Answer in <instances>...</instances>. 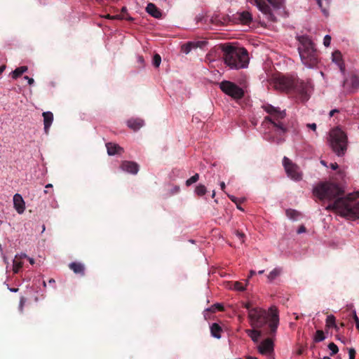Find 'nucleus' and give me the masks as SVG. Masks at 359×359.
Listing matches in <instances>:
<instances>
[{"mask_svg":"<svg viewBox=\"0 0 359 359\" xmlns=\"http://www.w3.org/2000/svg\"><path fill=\"white\" fill-rule=\"evenodd\" d=\"M215 196V191H212V197L214 198Z\"/></svg>","mask_w":359,"mask_h":359,"instance_id":"obj_63","label":"nucleus"},{"mask_svg":"<svg viewBox=\"0 0 359 359\" xmlns=\"http://www.w3.org/2000/svg\"><path fill=\"white\" fill-rule=\"evenodd\" d=\"M195 194L199 196H202L207 192V189L203 184H198L194 191Z\"/></svg>","mask_w":359,"mask_h":359,"instance_id":"obj_32","label":"nucleus"},{"mask_svg":"<svg viewBox=\"0 0 359 359\" xmlns=\"http://www.w3.org/2000/svg\"><path fill=\"white\" fill-rule=\"evenodd\" d=\"M222 91L233 100H240L244 96V90L236 83L229 81H223L219 83Z\"/></svg>","mask_w":359,"mask_h":359,"instance_id":"obj_8","label":"nucleus"},{"mask_svg":"<svg viewBox=\"0 0 359 359\" xmlns=\"http://www.w3.org/2000/svg\"><path fill=\"white\" fill-rule=\"evenodd\" d=\"M283 165L287 176L292 180L299 181L302 179V173L299 168L286 156L283 159Z\"/></svg>","mask_w":359,"mask_h":359,"instance_id":"obj_11","label":"nucleus"},{"mask_svg":"<svg viewBox=\"0 0 359 359\" xmlns=\"http://www.w3.org/2000/svg\"><path fill=\"white\" fill-rule=\"evenodd\" d=\"M198 179L199 175L198 173H196L194 175H193L186 181V185L189 187L192 184L196 182L198 180Z\"/></svg>","mask_w":359,"mask_h":359,"instance_id":"obj_36","label":"nucleus"},{"mask_svg":"<svg viewBox=\"0 0 359 359\" xmlns=\"http://www.w3.org/2000/svg\"><path fill=\"white\" fill-rule=\"evenodd\" d=\"M10 290L12 292H16L18 291V289L17 288H11L10 289Z\"/></svg>","mask_w":359,"mask_h":359,"instance_id":"obj_58","label":"nucleus"},{"mask_svg":"<svg viewBox=\"0 0 359 359\" xmlns=\"http://www.w3.org/2000/svg\"><path fill=\"white\" fill-rule=\"evenodd\" d=\"M27 259H28V260H29V263H30L31 264H34V259L33 258H32V257H27Z\"/></svg>","mask_w":359,"mask_h":359,"instance_id":"obj_54","label":"nucleus"},{"mask_svg":"<svg viewBox=\"0 0 359 359\" xmlns=\"http://www.w3.org/2000/svg\"><path fill=\"white\" fill-rule=\"evenodd\" d=\"M138 62H140V63H143L144 62L143 57H141V56L138 57Z\"/></svg>","mask_w":359,"mask_h":359,"instance_id":"obj_56","label":"nucleus"},{"mask_svg":"<svg viewBox=\"0 0 359 359\" xmlns=\"http://www.w3.org/2000/svg\"><path fill=\"white\" fill-rule=\"evenodd\" d=\"M245 332L254 342L258 341V340L261 336V332L259 331L252 329V330H247Z\"/></svg>","mask_w":359,"mask_h":359,"instance_id":"obj_29","label":"nucleus"},{"mask_svg":"<svg viewBox=\"0 0 359 359\" xmlns=\"http://www.w3.org/2000/svg\"><path fill=\"white\" fill-rule=\"evenodd\" d=\"M305 231H306V228L304 226H300L297 230L298 233H302Z\"/></svg>","mask_w":359,"mask_h":359,"instance_id":"obj_49","label":"nucleus"},{"mask_svg":"<svg viewBox=\"0 0 359 359\" xmlns=\"http://www.w3.org/2000/svg\"><path fill=\"white\" fill-rule=\"evenodd\" d=\"M27 256L25 253H21L20 255H15V259H13V271L15 273H17L19 272L20 269L22 266V262L19 260L22 258H27Z\"/></svg>","mask_w":359,"mask_h":359,"instance_id":"obj_19","label":"nucleus"},{"mask_svg":"<svg viewBox=\"0 0 359 359\" xmlns=\"http://www.w3.org/2000/svg\"><path fill=\"white\" fill-rule=\"evenodd\" d=\"M328 348L331 351V353H330L331 355L336 354L339 351V348H338L337 346L332 342L329 344Z\"/></svg>","mask_w":359,"mask_h":359,"instance_id":"obj_38","label":"nucleus"},{"mask_svg":"<svg viewBox=\"0 0 359 359\" xmlns=\"http://www.w3.org/2000/svg\"><path fill=\"white\" fill-rule=\"evenodd\" d=\"M229 197L231 201L234 202L236 204L240 203V201H238L235 196L229 195Z\"/></svg>","mask_w":359,"mask_h":359,"instance_id":"obj_48","label":"nucleus"},{"mask_svg":"<svg viewBox=\"0 0 359 359\" xmlns=\"http://www.w3.org/2000/svg\"><path fill=\"white\" fill-rule=\"evenodd\" d=\"M48 282H49V283H55V280L51 278V279L49 280Z\"/></svg>","mask_w":359,"mask_h":359,"instance_id":"obj_60","label":"nucleus"},{"mask_svg":"<svg viewBox=\"0 0 359 359\" xmlns=\"http://www.w3.org/2000/svg\"><path fill=\"white\" fill-rule=\"evenodd\" d=\"M295 79L285 76L276 77L274 79V87L280 91L293 90Z\"/></svg>","mask_w":359,"mask_h":359,"instance_id":"obj_12","label":"nucleus"},{"mask_svg":"<svg viewBox=\"0 0 359 359\" xmlns=\"http://www.w3.org/2000/svg\"><path fill=\"white\" fill-rule=\"evenodd\" d=\"M330 168L332 170H335L338 168V165L337 163H330Z\"/></svg>","mask_w":359,"mask_h":359,"instance_id":"obj_50","label":"nucleus"},{"mask_svg":"<svg viewBox=\"0 0 359 359\" xmlns=\"http://www.w3.org/2000/svg\"><path fill=\"white\" fill-rule=\"evenodd\" d=\"M306 127L311 130H312L313 131H316V128H317V126L315 123H307L306 124Z\"/></svg>","mask_w":359,"mask_h":359,"instance_id":"obj_46","label":"nucleus"},{"mask_svg":"<svg viewBox=\"0 0 359 359\" xmlns=\"http://www.w3.org/2000/svg\"><path fill=\"white\" fill-rule=\"evenodd\" d=\"M269 140H270L272 142H275L276 144H280V143H282L284 141V139L282 138L281 137H276V138L269 137Z\"/></svg>","mask_w":359,"mask_h":359,"instance_id":"obj_42","label":"nucleus"},{"mask_svg":"<svg viewBox=\"0 0 359 359\" xmlns=\"http://www.w3.org/2000/svg\"><path fill=\"white\" fill-rule=\"evenodd\" d=\"M256 273V272L254 270H251L250 271V276L249 278H251L252 276H254Z\"/></svg>","mask_w":359,"mask_h":359,"instance_id":"obj_55","label":"nucleus"},{"mask_svg":"<svg viewBox=\"0 0 359 359\" xmlns=\"http://www.w3.org/2000/svg\"><path fill=\"white\" fill-rule=\"evenodd\" d=\"M250 323L253 328H260L266 323V313L259 308L249 309Z\"/></svg>","mask_w":359,"mask_h":359,"instance_id":"obj_10","label":"nucleus"},{"mask_svg":"<svg viewBox=\"0 0 359 359\" xmlns=\"http://www.w3.org/2000/svg\"><path fill=\"white\" fill-rule=\"evenodd\" d=\"M238 19L241 24L248 25L252 20V15L248 11L238 13Z\"/></svg>","mask_w":359,"mask_h":359,"instance_id":"obj_21","label":"nucleus"},{"mask_svg":"<svg viewBox=\"0 0 359 359\" xmlns=\"http://www.w3.org/2000/svg\"><path fill=\"white\" fill-rule=\"evenodd\" d=\"M325 323H326L327 327H328V328L334 327L337 330H338V327L336 325V322H335V317L333 315L330 314V315L327 316Z\"/></svg>","mask_w":359,"mask_h":359,"instance_id":"obj_31","label":"nucleus"},{"mask_svg":"<svg viewBox=\"0 0 359 359\" xmlns=\"http://www.w3.org/2000/svg\"><path fill=\"white\" fill-rule=\"evenodd\" d=\"M224 63L231 69H239L248 67L249 56L248 51L240 47L224 45Z\"/></svg>","mask_w":359,"mask_h":359,"instance_id":"obj_3","label":"nucleus"},{"mask_svg":"<svg viewBox=\"0 0 359 359\" xmlns=\"http://www.w3.org/2000/svg\"><path fill=\"white\" fill-rule=\"evenodd\" d=\"M53 185L51 184H48L46 185V188H52Z\"/></svg>","mask_w":359,"mask_h":359,"instance_id":"obj_59","label":"nucleus"},{"mask_svg":"<svg viewBox=\"0 0 359 359\" xmlns=\"http://www.w3.org/2000/svg\"><path fill=\"white\" fill-rule=\"evenodd\" d=\"M106 147L107 149V153L109 156H113L116 154H120L123 151V148H121L116 144H114V143H111V142L107 143Z\"/></svg>","mask_w":359,"mask_h":359,"instance_id":"obj_22","label":"nucleus"},{"mask_svg":"<svg viewBox=\"0 0 359 359\" xmlns=\"http://www.w3.org/2000/svg\"><path fill=\"white\" fill-rule=\"evenodd\" d=\"M244 306H245V308H246L248 309V311H249V309H253V308L250 307V303L245 304Z\"/></svg>","mask_w":359,"mask_h":359,"instance_id":"obj_52","label":"nucleus"},{"mask_svg":"<svg viewBox=\"0 0 359 359\" xmlns=\"http://www.w3.org/2000/svg\"><path fill=\"white\" fill-rule=\"evenodd\" d=\"M24 79L27 81V82H28V83L29 85H32L34 83V79L32 78H29L27 76H25Z\"/></svg>","mask_w":359,"mask_h":359,"instance_id":"obj_47","label":"nucleus"},{"mask_svg":"<svg viewBox=\"0 0 359 359\" xmlns=\"http://www.w3.org/2000/svg\"><path fill=\"white\" fill-rule=\"evenodd\" d=\"M330 2L331 0H317V3L320 8L322 13L326 17L329 15L328 10L330 8Z\"/></svg>","mask_w":359,"mask_h":359,"instance_id":"obj_24","label":"nucleus"},{"mask_svg":"<svg viewBox=\"0 0 359 359\" xmlns=\"http://www.w3.org/2000/svg\"><path fill=\"white\" fill-rule=\"evenodd\" d=\"M313 90V85L311 81H304L303 80L295 79L293 91L301 96L303 102L309 100L310 94Z\"/></svg>","mask_w":359,"mask_h":359,"instance_id":"obj_9","label":"nucleus"},{"mask_svg":"<svg viewBox=\"0 0 359 359\" xmlns=\"http://www.w3.org/2000/svg\"><path fill=\"white\" fill-rule=\"evenodd\" d=\"M270 320L269 326L271 330V334L276 332L277 328L279 325L278 311L276 307H271L269 309Z\"/></svg>","mask_w":359,"mask_h":359,"instance_id":"obj_13","label":"nucleus"},{"mask_svg":"<svg viewBox=\"0 0 359 359\" xmlns=\"http://www.w3.org/2000/svg\"><path fill=\"white\" fill-rule=\"evenodd\" d=\"M237 205V208L241 210H243V209L238 205V203L236 204Z\"/></svg>","mask_w":359,"mask_h":359,"instance_id":"obj_61","label":"nucleus"},{"mask_svg":"<svg viewBox=\"0 0 359 359\" xmlns=\"http://www.w3.org/2000/svg\"><path fill=\"white\" fill-rule=\"evenodd\" d=\"M121 169L126 172L135 175L139 171V165L135 162L124 161L121 164Z\"/></svg>","mask_w":359,"mask_h":359,"instance_id":"obj_15","label":"nucleus"},{"mask_svg":"<svg viewBox=\"0 0 359 359\" xmlns=\"http://www.w3.org/2000/svg\"><path fill=\"white\" fill-rule=\"evenodd\" d=\"M221 332L222 328L217 323H213L210 326V332L211 335L216 338V339H220L221 338Z\"/></svg>","mask_w":359,"mask_h":359,"instance_id":"obj_27","label":"nucleus"},{"mask_svg":"<svg viewBox=\"0 0 359 359\" xmlns=\"http://www.w3.org/2000/svg\"><path fill=\"white\" fill-rule=\"evenodd\" d=\"M233 289L238 291H244L245 290V285H243L240 282H235L233 283Z\"/></svg>","mask_w":359,"mask_h":359,"instance_id":"obj_39","label":"nucleus"},{"mask_svg":"<svg viewBox=\"0 0 359 359\" xmlns=\"http://www.w3.org/2000/svg\"><path fill=\"white\" fill-rule=\"evenodd\" d=\"M274 350L273 341L271 339H266L262 341L258 346L259 353L262 355H270Z\"/></svg>","mask_w":359,"mask_h":359,"instance_id":"obj_14","label":"nucleus"},{"mask_svg":"<svg viewBox=\"0 0 359 359\" xmlns=\"http://www.w3.org/2000/svg\"><path fill=\"white\" fill-rule=\"evenodd\" d=\"M351 87L356 89L359 87V77L357 76H353L351 78Z\"/></svg>","mask_w":359,"mask_h":359,"instance_id":"obj_35","label":"nucleus"},{"mask_svg":"<svg viewBox=\"0 0 359 359\" xmlns=\"http://www.w3.org/2000/svg\"><path fill=\"white\" fill-rule=\"evenodd\" d=\"M313 194L320 200L331 201L340 195L341 190L335 184L321 183L313 189Z\"/></svg>","mask_w":359,"mask_h":359,"instance_id":"obj_7","label":"nucleus"},{"mask_svg":"<svg viewBox=\"0 0 359 359\" xmlns=\"http://www.w3.org/2000/svg\"><path fill=\"white\" fill-rule=\"evenodd\" d=\"M353 319L355 323L356 328L359 330V319L356 315L355 311H353Z\"/></svg>","mask_w":359,"mask_h":359,"instance_id":"obj_45","label":"nucleus"},{"mask_svg":"<svg viewBox=\"0 0 359 359\" xmlns=\"http://www.w3.org/2000/svg\"><path fill=\"white\" fill-rule=\"evenodd\" d=\"M282 273V269L280 267L274 268L267 276L268 281L272 282L277 277H278Z\"/></svg>","mask_w":359,"mask_h":359,"instance_id":"obj_28","label":"nucleus"},{"mask_svg":"<svg viewBox=\"0 0 359 359\" xmlns=\"http://www.w3.org/2000/svg\"><path fill=\"white\" fill-rule=\"evenodd\" d=\"M222 308L221 304H217L213 305L211 308L207 309V311L215 312L216 309H221Z\"/></svg>","mask_w":359,"mask_h":359,"instance_id":"obj_44","label":"nucleus"},{"mask_svg":"<svg viewBox=\"0 0 359 359\" xmlns=\"http://www.w3.org/2000/svg\"><path fill=\"white\" fill-rule=\"evenodd\" d=\"M325 339L324 332L322 330H317L314 336V341L316 342H320Z\"/></svg>","mask_w":359,"mask_h":359,"instance_id":"obj_34","label":"nucleus"},{"mask_svg":"<svg viewBox=\"0 0 359 359\" xmlns=\"http://www.w3.org/2000/svg\"><path fill=\"white\" fill-rule=\"evenodd\" d=\"M329 144L338 156H342L347 149V137L343 130L336 128L330 133Z\"/></svg>","mask_w":359,"mask_h":359,"instance_id":"obj_6","label":"nucleus"},{"mask_svg":"<svg viewBox=\"0 0 359 359\" xmlns=\"http://www.w3.org/2000/svg\"><path fill=\"white\" fill-rule=\"evenodd\" d=\"M320 163H321L322 165H323L324 166L327 167V163H326V162L325 161L322 160V161H320Z\"/></svg>","mask_w":359,"mask_h":359,"instance_id":"obj_57","label":"nucleus"},{"mask_svg":"<svg viewBox=\"0 0 359 359\" xmlns=\"http://www.w3.org/2000/svg\"><path fill=\"white\" fill-rule=\"evenodd\" d=\"M286 215L288 218L292 220H297L299 216V213L294 210H287Z\"/></svg>","mask_w":359,"mask_h":359,"instance_id":"obj_33","label":"nucleus"},{"mask_svg":"<svg viewBox=\"0 0 359 359\" xmlns=\"http://www.w3.org/2000/svg\"><path fill=\"white\" fill-rule=\"evenodd\" d=\"M14 208L19 214H22L25 210V201L20 194H15L13 196Z\"/></svg>","mask_w":359,"mask_h":359,"instance_id":"obj_16","label":"nucleus"},{"mask_svg":"<svg viewBox=\"0 0 359 359\" xmlns=\"http://www.w3.org/2000/svg\"><path fill=\"white\" fill-rule=\"evenodd\" d=\"M28 68L26 66H22L16 68L14 71L12 72L11 76L13 79H16L20 76H21L23 73L27 71Z\"/></svg>","mask_w":359,"mask_h":359,"instance_id":"obj_30","label":"nucleus"},{"mask_svg":"<svg viewBox=\"0 0 359 359\" xmlns=\"http://www.w3.org/2000/svg\"><path fill=\"white\" fill-rule=\"evenodd\" d=\"M326 210H332L348 219L355 220L359 218V201L351 197L339 198L329 204Z\"/></svg>","mask_w":359,"mask_h":359,"instance_id":"obj_4","label":"nucleus"},{"mask_svg":"<svg viewBox=\"0 0 359 359\" xmlns=\"http://www.w3.org/2000/svg\"><path fill=\"white\" fill-rule=\"evenodd\" d=\"M43 285L44 287H46V283L45 281H43Z\"/></svg>","mask_w":359,"mask_h":359,"instance_id":"obj_64","label":"nucleus"},{"mask_svg":"<svg viewBox=\"0 0 359 359\" xmlns=\"http://www.w3.org/2000/svg\"><path fill=\"white\" fill-rule=\"evenodd\" d=\"M262 108L269 114V116L264 118V123H271L275 128V132L280 136L283 135L287 130L282 122L286 116L285 110H280L278 107L269 104H263Z\"/></svg>","mask_w":359,"mask_h":359,"instance_id":"obj_5","label":"nucleus"},{"mask_svg":"<svg viewBox=\"0 0 359 359\" xmlns=\"http://www.w3.org/2000/svg\"><path fill=\"white\" fill-rule=\"evenodd\" d=\"M338 111H338L337 109H332V110H331V111H330L329 115H330V116L331 117V116H332L334 114V113H337V112H338Z\"/></svg>","mask_w":359,"mask_h":359,"instance_id":"obj_51","label":"nucleus"},{"mask_svg":"<svg viewBox=\"0 0 359 359\" xmlns=\"http://www.w3.org/2000/svg\"><path fill=\"white\" fill-rule=\"evenodd\" d=\"M331 43V36L329 34H327L324 36L323 39V44L325 47L330 46Z\"/></svg>","mask_w":359,"mask_h":359,"instance_id":"obj_40","label":"nucleus"},{"mask_svg":"<svg viewBox=\"0 0 359 359\" xmlns=\"http://www.w3.org/2000/svg\"><path fill=\"white\" fill-rule=\"evenodd\" d=\"M69 268L75 273L84 274V266L81 263L72 262L69 264Z\"/></svg>","mask_w":359,"mask_h":359,"instance_id":"obj_26","label":"nucleus"},{"mask_svg":"<svg viewBox=\"0 0 359 359\" xmlns=\"http://www.w3.org/2000/svg\"><path fill=\"white\" fill-rule=\"evenodd\" d=\"M297 39L299 41L297 49L302 63L306 68H315L319 62L318 54L315 44L307 35L297 36Z\"/></svg>","mask_w":359,"mask_h":359,"instance_id":"obj_2","label":"nucleus"},{"mask_svg":"<svg viewBox=\"0 0 359 359\" xmlns=\"http://www.w3.org/2000/svg\"><path fill=\"white\" fill-rule=\"evenodd\" d=\"M144 121L140 118L130 119L127 121L128 126L133 130H137L144 126Z\"/></svg>","mask_w":359,"mask_h":359,"instance_id":"obj_23","label":"nucleus"},{"mask_svg":"<svg viewBox=\"0 0 359 359\" xmlns=\"http://www.w3.org/2000/svg\"><path fill=\"white\" fill-rule=\"evenodd\" d=\"M332 62H334L339 68L341 73L345 72V65L342 60V55L339 51H334L332 55Z\"/></svg>","mask_w":359,"mask_h":359,"instance_id":"obj_17","label":"nucleus"},{"mask_svg":"<svg viewBox=\"0 0 359 359\" xmlns=\"http://www.w3.org/2000/svg\"><path fill=\"white\" fill-rule=\"evenodd\" d=\"M146 11L155 18H159L161 17V11L152 3L147 4Z\"/></svg>","mask_w":359,"mask_h":359,"instance_id":"obj_20","label":"nucleus"},{"mask_svg":"<svg viewBox=\"0 0 359 359\" xmlns=\"http://www.w3.org/2000/svg\"><path fill=\"white\" fill-rule=\"evenodd\" d=\"M44 130L47 133L53 121V114L50 111L43 113Z\"/></svg>","mask_w":359,"mask_h":359,"instance_id":"obj_18","label":"nucleus"},{"mask_svg":"<svg viewBox=\"0 0 359 359\" xmlns=\"http://www.w3.org/2000/svg\"><path fill=\"white\" fill-rule=\"evenodd\" d=\"M264 272V270H260L258 271V274H262Z\"/></svg>","mask_w":359,"mask_h":359,"instance_id":"obj_62","label":"nucleus"},{"mask_svg":"<svg viewBox=\"0 0 359 359\" xmlns=\"http://www.w3.org/2000/svg\"><path fill=\"white\" fill-rule=\"evenodd\" d=\"M255 5L262 15V24L266 26L268 23L274 22L278 15L285 9V0H249Z\"/></svg>","mask_w":359,"mask_h":359,"instance_id":"obj_1","label":"nucleus"},{"mask_svg":"<svg viewBox=\"0 0 359 359\" xmlns=\"http://www.w3.org/2000/svg\"><path fill=\"white\" fill-rule=\"evenodd\" d=\"M219 185H220L221 189L224 191L225 189V183L224 182H220Z\"/></svg>","mask_w":359,"mask_h":359,"instance_id":"obj_53","label":"nucleus"},{"mask_svg":"<svg viewBox=\"0 0 359 359\" xmlns=\"http://www.w3.org/2000/svg\"><path fill=\"white\" fill-rule=\"evenodd\" d=\"M161 62V57L158 54L154 55L152 63L156 67H158Z\"/></svg>","mask_w":359,"mask_h":359,"instance_id":"obj_37","label":"nucleus"},{"mask_svg":"<svg viewBox=\"0 0 359 359\" xmlns=\"http://www.w3.org/2000/svg\"><path fill=\"white\" fill-rule=\"evenodd\" d=\"M355 351L354 348H351L348 349V359H355Z\"/></svg>","mask_w":359,"mask_h":359,"instance_id":"obj_43","label":"nucleus"},{"mask_svg":"<svg viewBox=\"0 0 359 359\" xmlns=\"http://www.w3.org/2000/svg\"><path fill=\"white\" fill-rule=\"evenodd\" d=\"M235 234H236V237L238 238V240L241 242V243H244L245 235L243 233H241L238 231H236Z\"/></svg>","mask_w":359,"mask_h":359,"instance_id":"obj_41","label":"nucleus"},{"mask_svg":"<svg viewBox=\"0 0 359 359\" xmlns=\"http://www.w3.org/2000/svg\"><path fill=\"white\" fill-rule=\"evenodd\" d=\"M203 42L201 41H197V42H194V41H191V42H188L187 43L184 44L182 46V51L185 53V54H188L192 48H196L198 46H200L201 43H202Z\"/></svg>","mask_w":359,"mask_h":359,"instance_id":"obj_25","label":"nucleus"}]
</instances>
